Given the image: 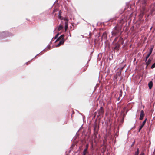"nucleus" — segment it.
<instances>
[{
  "instance_id": "b1692460",
  "label": "nucleus",
  "mask_w": 155,
  "mask_h": 155,
  "mask_svg": "<svg viewBox=\"0 0 155 155\" xmlns=\"http://www.w3.org/2000/svg\"><path fill=\"white\" fill-rule=\"evenodd\" d=\"M4 34V32L1 33L0 34V35H3Z\"/></svg>"
},
{
  "instance_id": "4468645a",
  "label": "nucleus",
  "mask_w": 155,
  "mask_h": 155,
  "mask_svg": "<svg viewBox=\"0 0 155 155\" xmlns=\"http://www.w3.org/2000/svg\"><path fill=\"white\" fill-rule=\"evenodd\" d=\"M139 153V150L138 148L137 149V151L135 152V155H138ZM144 154L143 153H142L140 155H144Z\"/></svg>"
},
{
  "instance_id": "6ab92c4d",
  "label": "nucleus",
  "mask_w": 155,
  "mask_h": 155,
  "mask_svg": "<svg viewBox=\"0 0 155 155\" xmlns=\"http://www.w3.org/2000/svg\"><path fill=\"white\" fill-rule=\"evenodd\" d=\"M155 67V62L151 66V68L153 69Z\"/></svg>"
},
{
  "instance_id": "39448f33",
  "label": "nucleus",
  "mask_w": 155,
  "mask_h": 155,
  "mask_svg": "<svg viewBox=\"0 0 155 155\" xmlns=\"http://www.w3.org/2000/svg\"><path fill=\"white\" fill-rule=\"evenodd\" d=\"M120 47V44L118 43H116L115 45V46L114 48V50H117V51L119 50Z\"/></svg>"
},
{
  "instance_id": "cd10ccee",
  "label": "nucleus",
  "mask_w": 155,
  "mask_h": 155,
  "mask_svg": "<svg viewBox=\"0 0 155 155\" xmlns=\"http://www.w3.org/2000/svg\"><path fill=\"white\" fill-rule=\"evenodd\" d=\"M152 27L151 28H150V30H151L152 29Z\"/></svg>"
},
{
  "instance_id": "9d476101",
  "label": "nucleus",
  "mask_w": 155,
  "mask_h": 155,
  "mask_svg": "<svg viewBox=\"0 0 155 155\" xmlns=\"http://www.w3.org/2000/svg\"><path fill=\"white\" fill-rule=\"evenodd\" d=\"M64 35H61L56 40V41L57 42L58 41H59L60 40H64Z\"/></svg>"
},
{
  "instance_id": "f03ea898",
  "label": "nucleus",
  "mask_w": 155,
  "mask_h": 155,
  "mask_svg": "<svg viewBox=\"0 0 155 155\" xmlns=\"http://www.w3.org/2000/svg\"><path fill=\"white\" fill-rule=\"evenodd\" d=\"M98 113L97 115V118H98L101 115H102L104 114V110L102 107L98 110Z\"/></svg>"
},
{
  "instance_id": "c756f323",
  "label": "nucleus",
  "mask_w": 155,
  "mask_h": 155,
  "mask_svg": "<svg viewBox=\"0 0 155 155\" xmlns=\"http://www.w3.org/2000/svg\"><path fill=\"white\" fill-rule=\"evenodd\" d=\"M134 145V143L133 144L132 146H133Z\"/></svg>"
},
{
  "instance_id": "412c9836",
  "label": "nucleus",
  "mask_w": 155,
  "mask_h": 155,
  "mask_svg": "<svg viewBox=\"0 0 155 155\" xmlns=\"http://www.w3.org/2000/svg\"><path fill=\"white\" fill-rule=\"evenodd\" d=\"M97 114V112H95L94 113V117H95V116H96Z\"/></svg>"
},
{
  "instance_id": "7ed1b4c3",
  "label": "nucleus",
  "mask_w": 155,
  "mask_h": 155,
  "mask_svg": "<svg viewBox=\"0 0 155 155\" xmlns=\"http://www.w3.org/2000/svg\"><path fill=\"white\" fill-rule=\"evenodd\" d=\"M94 137L95 138H96L97 137V135L98 133V130L97 128V126L96 125H95L94 126Z\"/></svg>"
},
{
  "instance_id": "a878e982",
  "label": "nucleus",
  "mask_w": 155,
  "mask_h": 155,
  "mask_svg": "<svg viewBox=\"0 0 155 155\" xmlns=\"http://www.w3.org/2000/svg\"><path fill=\"white\" fill-rule=\"evenodd\" d=\"M117 38H118V37H117V38H115V39H114V41H116V40H117Z\"/></svg>"
},
{
  "instance_id": "f3484780",
  "label": "nucleus",
  "mask_w": 155,
  "mask_h": 155,
  "mask_svg": "<svg viewBox=\"0 0 155 155\" xmlns=\"http://www.w3.org/2000/svg\"><path fill=\"white\" fill-rule=\"evenodd\" d=\"M88 152L83 151L82 153V155H86V154H88Z\"/></svg>"
},
{
  "instance_id": "1a4fd4ad",
  "label": "nucleus",
  "mask_w": 155,
  "mask_h": 155,
  "mask_svg": "<svg viewBox=\"0 0 155 155\" xmlns=\"http://www.w3.org/2000/svg\"><path fill=\"white\" fill-rule=\"evenodd\" d=\"M107 35L106 32H104L102 35L101 37V39L102 40L103 39H106L107 37Z\"/></svg>"
},
{
  "instance_id": "bb28decb",
  "label": "nucleus",
  "mask_w": 155,
  "mask_h": 155,
  "mask_svg": "<svg viewBox=\"0 0 155 155\" xmlns=\"http://www.w3.org/2000/svg\"><path fill=\"white\" fill-rule=\"evenodd\" d=\"M120 74H121V73H120V74H119L118 75V76H120Z\"/></svg>"
},
{
  "instance_id": "393cba45",
  "label": "nucleus",
  "mask_w": 155,
  "mask_h": 155,
  "mask_svg": "<svg viewBox=\"0 0 155 155\" xmlns=\"http://www.w3.org/2000/svg\"><path fill=\"white\" fill-rule=\"evenodd\" d=\"M120 97L119 96V97L118 98H117V100H118V101H119V100H120Z\"/></svg>"
},
{
  "instance_id": "6e6552de",
  "label": "nucleus",
  "mask_w": 155,
  "mask_h": 155,
  "mask_svg": "<svg viewBox=\"0 0 155 155\" xmlns=\"http://www.w3.org/2000/svg\"><path fill=\"white\" fill-rule=\"evenodd\" d=\"M147 119H146L144 120L143 122L142 123V125L140 126V128L139 129V132H140V130L142 129V128L143 127L144 125L146 122Z\"/></svg>"
},
{
  "instance_id": "aec40b11",
  "label": "nucleus",
  "mask_w": 155,
  "mask_h": 155,
  "mask_svg": "<svg viewBox=\"0 0 155 155\" xmlns=\"http://www.w3.org/2000/svg\"><path fill=\"white\" fill-rule=\"evenodd\" d=\"M59 33H58V34H57L56 35V36H55V39H56V38H57L58 37V36H59Z\"/></svg>"
},
{
  "instance_id": "4be33fe9",
  "label": "nucleus",
  "mask_w": 155,
  "mask_h": 155,
  "mask_svg": "<svg viewBox=\"0 0 155 155\" xmlns=\"http://www.w3.org/2000/svg\"><path fill=\"white\" fill-rule=\"evenodd\" d=\"M88 146H89L88 144H87L86 145V146H85V148H87V149H88Z\"/></svg>"
},
{
  "instance_id": "20e7f679",
  "label": "nucleus",
  "mask_w": 155,
  "mask_h": 155,
  "mask_svg": "<svg viewBox=\"0 0 155 155\" xmlns=\"http://www.w3.org/2000/svg\"><path fill=\"white\" fill-rule=\"evenodd\" d=\"M153 48V46L151 48H150V49L149 53H148V54H147V55L146 57V61H147V59L150 56V55H151V54L152 53Z\"/></svg>"
},
{
  "instance_id": "2eb2a0df",
  "label": "nucleus",
  "mask_w": 155,
  "mask_h": 155,
  "mask_svg": "<svg viewBox=\"0 0 155 155\" xmlns=\"http://www.w3.org/2000/svg\"><path fill=\"white\" fill-rule=\"evenodd\" d=\"M151 61V60L149 59L148 61L146 62V65H147V67L149 65Z\"/></svg>"
},
{
  "instance_id": "dca6fc26",
  "label": "nucleus",
  "mask_w": 155,
  "mask_h": 155,
  "mask_svg": "<svg viewBox=\"0 0 155 155\" xmlns=\"http://www.w3.org/2000/svg\"><path fill=\"white\" fill-rule=\"evenodd\" d=\"M50 45H48L47 46V47L45 48V49L44 50V51H46L47 49H48V50H50Z\"/></svg>"
},
{
  "instance_id": "a211bd4d",
  "label": "nucleus",
  "mask_w": 155,
  "mask_h": 155,
  "mask_svg": "<svg viewBox=\"0 0 155 155\" xmlns=\"http://www.w3.org/2000/svg\"><path fill=\"white\" fill-rule=\"evenodd\" d=\"M122 90H121L120 92V94H119V96L121 97L122 96Z\"/></svg>"
},
{
  "instance_id": "f257e3e1",
  "label": "nucleus",
  "mask_w": 155,
  "mask_h": 155,
  "mask_svg": "<svg viewBox=\"0 0 155 155\" xmlns=\"http://www.w3.org/2000/svg\"><path fill=\"white\" fill-rule=\"evenodd\" d=\"M125 20L124 19H121L120 20L119 23L117 24L116 27H115L114 29L112 32V35L113 36H115L117 35H120L121 33H120L121 31L122 27L123 24L125 21Z\"/></svg>"
},
{
  "instance_id": "0eeeda50",
  "label": "nucleus",
  "mask_w": 155,
  "mask_h": 155,
  "mask_svg": "<svg viewBox=\"0 0 155 155\" xmlns=\"http://www.w3.org/2000/svg\"><path fill=\"white\" fill-rule=\"evenodd\" d=\"M64 19L65 21V22L64 28H65V31H66L68 27V19H65V18Z\"/></svg>"
},
{
  "instance_id": "ddd939ff",
  "label": "nucleus",
  "mask_w": 155,
  "mask_h": 155,
  "mask_svg": "<svg viewBox=\"0 0 155 155\" xmlns=\"http://www.w3.org/2000/svg\"><path fill=\"white\" fill-rule=\"evenodd\" d=\"M148 86L150 89H151L153 86V82L152 81H150L148 83Z\"/></svg>"
},
{
  "instance_id": "5701e85b",
  "label": "nucleus",
  "mask_w": 155,
  "mask_h": 155,
  "mask_svg": "<svg viewBox=\"0 0 155 155\" xmlns=\"http://www.w3.org/2000/svg\"><path fill=\"white\" fill-rule=\"evenodd\" d=\"M87 150H88L87 149L85 148V149H84V150L83 151L88 152V151H87Z\"/></svg>"
},
{
  "instance_id": "423d86ee",
  "label": "nucleus",
  "mask_w": 155,
  "mask_h": 155,
  "mask_svg": "<svg viewBox=\"0 0 155 155\" xmlns=\"http://www.w3.org/2000/svg\"><path fill=\"white\" fill-rule=\"evenodd\" d=\"M144 111L143 110H142L140 112V117L139 119L140 120H142L144 117Z\"/></svg>"
},
{
  "instance_id": "9b49d317",
  "label": "nucleus",
  "mask_w": 155,
  "mask_h": 155,
  "mask_svg": "<svg viewBox=\"0 0 155 155\" xmlns=\"http://www.w3.org/2000/svg\"><path fill=\"white\" fill-rule=\"evenodd\" d=\"M64 43V40H61L60 41L58 44L57 45V47L60 46L61 45L63 44Z\"/></svg>"
},
{
  "instance_id": "f8f14e48",
  "label": "nucleus",
  "mask_w": 155,
  "mask_h": 155,
  "mask_svg": "<svg viewBox=\"0 0 155 155\" xmlns=\"http://www.w3.org/2000/svg\"><path fill=\"white\" fill-rule=\"evenodd\" d=\"M57 30L58 31H59L61 30H62L63 28V26L62 25H60L58 27H57Z\"/></svg>"
},
{
  "instance_id": "c85d7f7f",
  "label": "nucleus",
  "mask_w": 155,
  "mask_h": 155,
  "mask_svg": "<svg viewBox=\"0 0 155 155\" xmlns=\"http://www.w3.org/2000/svg\"><path fill=\"white\" fill-rule=\"evenodd\" d=\"M122 79V77H121V79H120V80H121Z\"/></svg>"
}]
</instances>
